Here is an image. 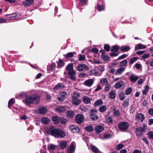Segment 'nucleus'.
<instances>
[{
    "instance_id": "obj_1",
    "label": "nucleus",
    "mask_w": 153,
    "mask_h": 153,
    "mask_svg": "<svg viewBox=\"0 0 153 153\" xmlns=\"http://www.w3.org/2000/svg\"><path fill=\"white\" fill-rule=\"evenodd\" d=\"M40 100V96L37 94H34L32 95L27 96L25 99L23 101L26 105H29L32 104H38Z\"/></svg>"
},
{
    "instance_id": "obj_2",
    "label": "nucleus",
    "mask_w": 153,
    "mask_h": 153,
    "mask_svg": "<svg viewBox=\"0 0 153 153\" xmlns=\"http://www.w3.org/2000/svg\"><path fill=\"white\" fill-rule=\"evenodd\" d=\"M48 133L56 138L63 137L66 135L65 133L62 130L56 129L53 126L51 127L48 131Z\"/></svg>"
},
{
    "instance_id": "obj_3",
    "label": "nucleus",
    "mask_w": 153,
    "mask_h": 153,
    "mask_svg": "<svg viewBox=\"0 0 153 153\" xmlns=\"http://www.w3.org/2000/svg\"><path fill=\"white\" fill-rule=\"evenodd\" d=\"M80 97V94L79 93H74L72 97L71 102L73 104L77 105L80 104L81 100L78 99Z\"/></svg>"
},
{
    "instance_id": "obj_4",
    "label": "nucleus",
    "mask_w": 153,
    "mask_h": 153,
    "mask_svg": "<svg viewBox=\"0 0 153 153\" xmlns=\"http://www.w3.org/2000/svg\"><path fill=\"white\" fill-rule=\"evenodd\" d=\"M97 111L93 110L90 111V118L93 120H97L98 119V116L97 114Z\"/></svg>"
},
{
    "instance_id": "obj_5",
    "label": "nucleus",
    "mask_w": 153,
    "mask_h": 153,
    "mask_svg": "<svg viewBox=\"0 0 153 153\" xmlns=\"http://www.w3.org/2000/svg\"><path fill=\"white\" fill-rule=\"evenodd\" d=\"M84 120L83 116L81 114H79L75 117V121L77 123H81Z\"/></svg>"
},
{
    "instance_id": "obj_6",
    "label": "nucleus",
    "mask_w": 153,
    "mask_h": 153,
    "mask_svg": "<svg viewBox=\"0 0 153 153\" xmlns=\"http://www.w3.org/2000/svg\"><path fill=\"white\" fill-rule=\"evenodd\" d=\"M67 96V94L65 91H62L59 93L58 100L60 101H63Z\"/></svg>"
},
{
    "instance_id": "obj_7",
    "label": "nucleus",
    "mask_w": 153,
    "mask_h": 153,
    "mask_svg": "<svg viewBox=\"0 0 153 153\" xmlns=\"http://www.w3.org/2000/svg\"><path fill=\"white\" fill-rule=\"evenodd\" d=\"M69 129L72 132L77 133L80 132V129L76 126L71 125L69 127Z\"/></svg>"
},
{
    "instance_id": "obj_8",
    "label": "nucleus",
    "mask_w": 153,
    "mask_h": 153,
    "mask_svg": "<svg viewBox=\"0 0 153 153\" xmlns=\"http://www.w3.org/2000/svg\"><path fill=\"white\" fill-rule=\"evenodd\" d=\"M76 69L78 71H81L85 69L87 70L88 68L85 64H80L77 66Z\"/></svg>"
},
{
    "instance_id": "obj_9",
    "label": "nucleus",
    "mask_w": 153,
    "mask_h": 153,
    "mask_svg": "<svg viewBox=\"0 0 153 153\" xmlns=\"http://www.w3.org/2000/svg\"><path fill=\"white\" fill-rule=\"evenodd\" d=\"M75 143L72 142L71 143L70 146L68 149V153H73L74 152L75 150Z\"/></svg>"
},
{
    "instance_id": "obj_10",
    "label": "nucleus",
    "mask_w": 153,
    "mask_h": 153,
    "mask_svg": "<svg viewBox=\"0 0 153 153\" xmlns=\"http://www.w3.org/2000/svg\"><path fill=\"white\" fill-rule=\"evenodd\" d=\"M136 118L138 121L140 122H142L145 119V117L143 114L139 113L137 114Z\"/></svg>"
},
{
    "instance_id": "obj_11",
    "label": "nucleus",
    "mask_w": 153,
    "mask_h": 153,
    "mask_svg": "<svg viewBox=\"0 0 153 153\" xmlns=\"http://www.w3.org/2000/svg\"><path fill=\"white\" fill-rule=\"evenodd\" d=\"M34 0H25L22 2V5L25 7L29 6L33 3Z\"/></svg>"
},
{
    "instance_id": "obj_12",
    "label": "nucleus",
    "mask_w": 153,
    "mask_h": 153,
    "mask_svg": "<svg viewBox=\"0 0 153 153\" xmlns=\"http://www.w3.org/2000/svg\"><path fill=\"white\" fill-rule=\"evenodd\" d=\"M104 129V127L100 125L97 126L94 128V129L97 134H98L102 131Z\"/></svg>"
},
{
    "instance_id": "obj_13",
    "label": "nucleus",
    "mask_w": 153,
    "mask_h": 153,
    "mask_svg": "<svg viewBox=\"0 0 153 153\" xmlns=\"http://www.w3.org/2000/svg\"><path fill=\"white\" fill-rule=\"evenodd\" d=\"M94 82V80L93 79H89L86 80L84 83V84L88 87H90L93 85Z\"/></svg>"
},
{
    "instance_id": "obj_14",
    "label": "nucleus",
    "mask_w": 153,
    "mask_h": 153,
    "mask_svg": "<svg viewBox=\"0 0 153 153\" xmlns=\"http://www.w3.org/2000/svg\"><path fill=\"white\" fill-rule=\"evenodd\" d=\"M139 77L135 75L132 74L130 76L129 79L130 81L133 82H135L138 79Z\"/></svg>"
},
{
    "instance_id": "obj_15",
    "label": "nucleus",
    "mask_w": 153,
    "mask_h": 153,
    "mask_svg": "<svg viewBox=\"0 0 153 153\" xmlns=\"http://www.w3.org/2000/svg\"><path fill=\"white\" fill-rule=\"evenodd\" d=\"M66 116L69 118H71L74 117L75 114L74 111H69L66 112Z\"/></svg>"
},
{
    "instance_id": "obj_16",
    "label": "nucleus",
    "mask_w": 153,
    "mask_h": 153,
    "mask_svg": "<svg viewBox=\"0 0 153 153\" xmlns=\"http://www.w3.org/2000/svg\"><path fill=\"white\" fill-rule=\"evenodd\" d=\"M56 110L59 112H62L65 111V108L64 107L60 106L56 108Z\"/></svg>"
},
{
    "instance_id": "obj_17",
    "label": "nucleus",
    "mask_w": 153,
    "mask_h": 153,
    "mask_svg": "<svg viewBox=\"0 0 153 153\" xmlns=\"http://www.w3.org/2000/svg\"><path fill=\"white\" fill-rule=\"evenodd\" d=\"M41 122L44 124H47L50 122L49 119L47 117H42L41 119Z\"/></svg>"
},
{
    "instance_id": "obj_18",
    "label": "nucleus",
    "mask_w": 153,
    "mask_h": 153,
    "mask_svg": "<svg viewBox=\"0 0 153 153\" xmlns=\"http://www.w3.org/2000/svg\"><path fill=\"white\" fill-rule=\"evenodd\" d=\"M67 142L65 141H62L60 142L59 146L62 149L65 148L67 146Z\"/></svg>"
},
{
    "instance_id": "obj_19",
    "label": "nucleus",
    "mask_w": 153,
    "mask_h": 153,
    "mask_svg": "<svg viewBox=\"0 0 153 153\" xmlns=\"http://www.w3.org/2000/svg\"><path fill=\"white\" fill-rule=\"evenodd\" d=\"M123 83L124 82L122 81H121L119 82H118L115 85V88L116 89L119 88L123 85Z\"/></svg>"
},
{
    "instance_id": "obj_20",
    "label": "nucleus",
    "mask_w": 153,
    "mask_h": 153,
    "mask_svg": "<svg viewBox=\"0 0 153 153\" xmlns=\"http://www.w3.org/2000/svg\"><path fill=\"white\" fill-rule=\"evenodd\" d=\"M146 48V46L145 45H143L141 44H139L137 45L136 47L135 48V50H139L140 49H143Z\"/></svg>"
},
{
    "instance_id": "obj_21",
    "label": "nucleus",
    "mask_w": 153,
    "mask_h": 153,
    "mask_svg": "<svg viewBox=\"0 0 153 153\" xmlns=\"http://www.w3.org/2000/svg\"><path fill=\"white\" fill-rule=\"evenodd\" d=\"M91 149L92 151L95 153H98L99 152V150L94 145H91L90 146Z\"/></svg>"
},
{
    "instance_id": "obj_22",
    "label": "nucleus",
    "mask_w": 153,
    "mask_h": 153,
    "mask_svg": "<svg viewBox=\"0 0 153 153\" xmlns=\"http://www.w3.org/2000/svg\"><path fill=\"white\" fill-rule=\"evenodd\" d=\"M40 113L42 114H45L47 111V109L44 107H41L39 108Z\"/></svg>"
},
{
    "instance_id": "obj_23",
    "label": "nucleus",
    "mask_w": 153,
    "mask_h": 153,
    "mask_svg": "<svg viewBox=\"0 0 153 153\" xmlns=\"http://www.w3.org/2000/svg\"><path fill=\"white\" fill-rule=\"evenodd\" d=\"M83 102L85 103L88 104L90 102L91 100L87 96H84L82 98Z\"/></svg>"
},
{
    "instance_id": "obj_24",
    "label": "nucleus",
    "mask_w": 153,
    "mask_h": 153,
    "mask_svg": "<svg viewBox=\"0 0 153 153\" xmlns=\"http://www.w3.org/2000/svg\"><path fill=\"white\" fill-rule=\"evenodd\" d=\"M65 87L64 85L62 83H59L56 85L54 88L55 90H58L59 89Z\"/></svg>"
},
{
    "instance_id": "obj_25",
    "label": "nucleus",
    "mask_w": 153,
    "mask_h": 153,
    "mask_svg": "<svg viewBox=\"0 0 153 153\" xmlns=\"http://www.w3.org/2000/svg\"><path fill=\"white\" fill-rule=\"evenodd\" d=\"M52 120L54 123L57 124L59 123V120L58 117L57 116H53L52 117Z\"/></svg>"
},
{
    "instance_id": "obj_26",
    "label": "nucleus",
    "mask_w": 153,
    "mask_h": 153,
    "mask_svg": "<svg viewBox=\"0 0 153 153\" xmlns=\"http://www.w3.org/2000/svg\"><path fill=\"white\" fill-rule=\"evenodd\" d=\"M66 70L69 71L73 69V66L72 63H70L67 65L65 68Z\"/></svg>"
},
{
    "instance_id": "obj_27",
    "label": "nucleus",
    "mask_w": 153,
    "mask_h": 153,
    "mask_svg": "<svg viewBox=\"0 0 153 153\" xmlns=\"http://www.w3.org/2000/svg\"><path fill=\"white\" fill-rule=\"evenodd\" d=\"M124 69L123 67H121L118 69L116 72V74L117 75H120L122 74L124 71Z\"/></svg>"
},
{
    "instance_id": "obj_28",
    "label": "nucleus",
    "mask_w": 153,
    "mask_h": 153,
    "mask_svg": "<svg viewBox=\"0 0 153 153\" xmlns=\"http://www.w3.org/2000/svg\"><path fill=\"white\" fill-rule=\"evenodd\" d=\"M57 146L56 145L50 144L48 145V149L49 150H53L55 149Z\"/></svg>"
},
{
    "instance_id": "obj_29",
    "label": "nucleus",
    "mask_w": 153,
    "mask_h": 153,
    "mask_svg": "<svg viewBox=\"0 0 153 153\" xmlns=\"http://www.w3.org/2000/svg\"><path fill=\"white\" fill-rule=\"evenodd\" d=\"M57 63L58 68H61L64 65V62L62 59L59 60Z\"/></svg>"
},
{
    "instance_id": "obj_30",
    "label": "nucleus",
    "mask_w": 153,
    "mask_h": 153,
    "mask_svg": "<svg viewBox=\"0 0 153 153\" xmlns=\"http://www.w3.org/2000/svg\"><path fill=\"white\" fill-rule=\"evenodd\" d=\"M17 16V15L16 14L13 13V14H8L5 15V17L6 16H10L8 18V19L9 20H12L14 19V17H16Z\"/></svg>"
},
{
    "instance_id": "obj_31",
    "label": "nucleus",
    "mask_w": 153,
    "mask_h": 153,
    "mask_svg": "<svg viewBox=\"0 0 153 153\" xmlns=\"http://www.w3.org/2000/svg\"><path fill=\"white\" fill-rule=\"evenodd\" d=\"M86 131L88 132H91L93 130V128L91 125H89L85 128Z\"/></svg>"
},
{
    "instance_id": "obj_32",
    "label": "nucleus",
    "mask_w": 153,
    "mask_h": 153,
    "mask_svg": "<svg viewBox=\"0 0 153 153\" xmlns=\"http://www.w3.org/2000/svg\"><path fill=\"white\" fill-rule=\"evenodd\" d=\"M100 84L104 85L105 84H107L108 83V81L106 78H103L100 80Z\"/></svg>"
},
{
    "instance_id": "obj_33",
    "label": "nucleus",
    "mask_w": 153,
    "mask_h": 153,
    "mask_svg": "<svg viewBox=\"0 0 153 153\" xmlns=\"http://www.w3.org/2000/svg\"><path fill=\"white\" fill-rule=\"evenodd\" d=\"M103 103L102 101L100 100H97L94 103V105L95 106H99L101 105Z\"/></svg>"
},
{
    "instance_id": "obj_34",
    "label": "nucleus",
    "mask_w": 153,
    "mask_h": 153,
    "mask_svg": "<svg viewBox=\"0 0 153 153\" xmlns=\"http://www.w3.org/2000/svg\"><path fill=\"white\" fill-rule=\"evenodd\" d=\"M138 59V57H133L131 58L129 61V64H132L134 62L136 61Z\"/></svg>"
},
{
    "instance_id": "obj_35",
    "label": "nucleus",
    "mask_w": 153,
    "mask_h": 153,
    "mask_svg": "<svg viewBox=\"0 0 153 153\" xmlns=\"http://www.w3.org/2000/svg\"><path fill=\"white\" fill-rule=\"evenodd\" d=\"M118 128L120 130H124V122H122L120 123L118 125Z\"/></svg>"
},
{
    "instance_id": "obj_36",
    "label": "nucleus",
    "mask_w": 153,
    "mask_h": 153,
    "mask_svg": "<svg viewBox=\"0 0 153 153\" xmlns=\"http://www.w3.org/2000/svg\"><path fill=\"white\" fill-rule=\"evenodd\" d=\"M132 89L131 87L127 88L126 90L125 94L128 95L130 94L132 92Z\"/></svg>"
},
{
    "instance_id": "obj_37",
    "label": "nucleus",
    "mask_w": 153,
    "mask_h": 153,
    "mask_svg": "<svg viewBox=\"0 0 153 153\" xmlns=\"http://www.w3.org/2000/svg\"><path fill=\"white\" fill-rule=\"evenodd\" d=\"M119 98L120 100H123L124 98V94L123 91H120L119 94Z\"/></svg>"
},
{
    "instance_id": "obj_38",
    "label": "nucleus",
    "mask_w": 153,
    "mask_h": 153,
    "mask_svg": "<svg viewBox=\"0 0 153 153\" xmlns=\"http://www.w3.org/2000/svg\"><path fill=\"white\" fill-rule=\"evenodd\" d=\"M110 97L112 99H114L115 96V92L114 91H111L109 94Z\"/></svg>"
},
{
    "instance_id": "obj_39",
    "label": "nucleus",
    "mask_w": 153,
    "mask_h": 153,
    "mask_svg": "<svg viewBox=\"0 0 153 153\" xmlns=\"http://www.w3.org/2000/svg\"><path fill=\"white\" fill-rule=\"evenodd\" d=\"M106 109V107L105 105H103L101 106L99 108V111L101 112H103Z\"/></svg>"
},
{
    "instance_id": "obj_40",
    "label": "nucleus",
    "mask_w": 153,
    "mask_h": 153,
    "mask_svg": "<svg viewBox=\"0 0 153 153\" xmlns=\"http://www.w3.org/2000/svg\"><path fill=\"white\" fill-rule=\"evenodd\" d=\"M146 127V126L145 124H143V127H141L140 130H141V131L143 132H146L147 130Z\"/></svg>"
},
{
    "instance_id": "obj_41",
    "label": "nucleus",
    "mask_w": 153,
    "mask_h": 153,
    "mask_svg": "<svg viewBox=\"0 0 153 153\" xmlns=\"http://www.w3.org/2000/svg\"><path fill=\"white\" fill-rule=\"evenodd\" d=\"M74 56V53L73 52H69L67 53L65 56V57L66 58H69L72 57Z\"/></svg>"
},
{
    "instance_id": "obj_42",
    "label": "nucleus",
    "mask_w": 153,
    "mask_h": 153,
    "mask_svg": "<svg viewBox=\"0 0 153 153\" xmlns=\"http://www.w3.org/2000/svg\"><path fill=\"white\" fill-rule=\"evenodd\" d=\"M98 73V71L96 69L92 70L91 71V75L97 76Z\"/></svg>"
},
{
    "instance_id": "obj_43",
    "label": "nucleus",
    "mask_w": 153,
    "mask_h": 153,
    "mask_svg": "<svg viewBox=\"0 0 153 153\" xmlns=\"http://www.w3.org/2000/svg\"><path fill=\"white\" fill-rule=\"evenodd\" d=\"M102 58L104 60H107L109 59V56L108 55H105L104 54H102L101 55Z\"/></svg>"
},
{
    "instance_id": "obj_44",
    "label": "nucleus",
    "mask_w": 153,
    "mask_h": 153,
    "mask_svg": "<svg viewBox=\"0 0 153 153\" xmlns=\"http://www.w3.org/2000/svg\"><path fill=\"white\" fill-rule=\"evenodd\" d=\"M97 7L98 10L100 11L104 10V7L103 6L99 4H97Z\"/></svg>"
},
{
    "instance_id": "obj_45",
    "label": "nucleus",
    "mask_w": 153,
    "mask_h": 153,
    "mask_svg": "<svg viewBox=\"0 0 153 153\" xmlns=\"http://www.w3.org/2000/svg\"><path fill=\"white\" fill-rule=\"evenodd\" d=\"M148 136L149 138L151 139H153V131H150L148 133Z\"/></svg>"
},
{
    "instance_id": "obj_46",
    "label": "nucleus",
    "mask_w": 153,
    "mask_h": 153,
    "mask_svg": "<svg viewBox=\"0 0 153 153\" xmlns=\"http://www.w3.org/2000/svg\"><path fill=\"white\" fill-rule=\"evenodd\" d=\"M15 102V100L13 99H10L8 102V107L9 108L10 107V105L13 103H14Z\"/></svg>"
},
{
    "instance_id": "obj_47",
    "label": "nucleus",
    "mask_w": 153,
    "mask_h": 153,
    "mask_svg": "<svg viewBox=\"0 0 153 153\" xmlns=\"http://www.w3.org/2000/svg\"><path fill=\"white\" fill-rule=\"evenodd\" d=\"M79 60L83 61L85 59V56L84 55H82L81 54H79Z\"/></svg>"
},
{
    "instance_id": "obj_48",
    "label": "nucleus",
    "mask_w": 153,
    "mask_h": 153,
    "mask_svg": "<svg viewBox=\"0 0 153 153\" xmlns=\"http://www.w3.org/2000/svg\"><path fill=\"white\" fill-rule=\"evenodd\" d=\"M124 147V145L123 144H120L117 145L116 149L117 150H119Z\"/></svg>"
},
{
    "instance_id": "obj_49",
    "label": "nucleus",
    "mask_w": 153,
    "mask_h": 153,
    "mask_svg": "<svg viewBox=\"0 0 153 153\" xmlns=\"http://www.w3.org/2000/svg\"><path fill=\"white\" fill-rule=\"evenodd\" d=\"M76 73L75 71L73 69L68 71V73L69 76L75 75Z\"/></svg>"
},
{
    "instance_id": "obj_50",
    "label": "nucleus",
    "mask_w": 153,
    "mask_h": 153,
    "mask_svg": "<svg viewBox=\"0 0 153 153\" xmlns=\"http://www.w3.org/2000/svg\"><path fill=\"white\" fill-rule=\"evenodd\" d=\"M107 122L109 123H111L112 122L113 120L112 118L110 117H108L106 119Z\"/></svg>"
},
{
    "instance_id": "obj_51",
    "label": "nucleus",
    "mask_w": 153,
    "mask_h": 153,
    "mask_svg": "<svg viewBox=\"0 0 153 153\" xmlns=\"http://www.w3.org/2000/svg\"><path fill=\"white\" fill-rule=\"evenodd\" d=\"M111 137V134L107 133H105L104 134L103 137L105 139H108Z\"/></svg>"
},
{
    "instance_id": "obj_52",
    "label": "nucleus",
    "mask_w": 153,
    "mask_h": 153,
    "mask_svg": "<svg viewBox=\"0 0 153 153\" xmlns=\"http://www.w3.org/2000/svg\"><path fill=\"white\" fill-rule=\"evenodd\" d=\"M119 49V48L117 46H113L111 49V51L115 52L117 51Z\"/></svg>"
},
{
    "instance_id": "obj_53",
    "label": "nucleus",
    "mask_w": 153,
    "mask_h": 153,
    "mask_svg": "<svg viewBox=\"0 0 153 153\" xmlns=\"http://www.w3.org/2000/svg\"><path fill=\"white\" fill-rule=\"evenodd\" d=\"M104 48L106 51H108L110 50V47L109 45L108 44H106L104 46Z\"/></svg>"
},
{
    "instance_id": "obj_54",
    "label": "nucleus",
    "mask_w": 153,
    "mask_h": 153,
    "mask_svg": "<svg viewBox=\"0 0 153 153\" xmlns=\"http://www.w3.org/2000/svg\"><path fill=\"white\" fill-rule=\"evenodd\" d=\"M150 56V54L149 53L147 54H145L143 55L141 57L142 58L145 59L149 57Z\"/></svg>"
},
{
    "instance_id": "obj_55",
    "label": "nucleus",
    "mask_w": 153,
    "mask_h": 153,
    "mask_svg": "<svg viewBox=\"0 0 153 153\" xmlns=\"http://www.w3.org/2000/svg\"><path fill=\"white\" fill-rule=\"evenodd\" d=\"M120 114V112L119 110H115L113 112V114L115 116H118Z\"/></svg>"
},
{
    "instance_id": "obj_56",
    "label": "nucleus",
    "mask_w": 153,
    "mask_h": 153,
    "mask_svg": "<svg viewBox=\"0 0 153 153\" xmlns=\"http://www.w3.org/2000/svg\"><path fill=\"white\" fill-rule=\"evenodd\" d=\"M111 87V85L110 84H107L105 88V90L106 91H108L109 90Z\"/></svg>"
},
{
    "instance_id": "obj_57",
    "label": "nucleus",
    "mask_w": 153,
    "mask_h": 153,
    "mask_svg": "<svg viewBox=\"0 0 153 153\" xmlns=\"http://www.w3.org/2000/svg\"><path fill=\"white\" fill-rule=\"evenodd\" d=\"M141 126H138L136 128L135 130V133L136 134L138 133L141 131V130H140Z\"/></svg>"
},
{
    "instance_id": "obj_58",
    "label": "nucleus",
    "mask_w": 153,
    "mask_h": 153,
    "mask_svg": "<svg viewBox=\"0 0 153 153\" xmlns=\"http://www.w3.org/2000/svg\"><path fill=\"white\" fill-rule=\"evenodd\" d=\"M80 108L81 110L84 111H87L88 109V108L84 106H81L80 107Z\"/></svg>"
},
{
    "instance_id": "obj_59",
    "label": "nucleus",
    "mask_w": 153,
    "mask_h": 153,
    "mask_svg": "<svg viewBox=\"0 0 153 153\" xmlns=\"http://www.w3.org/2000/svg\"><path fill=\"white\" fill-rule=\"evenodd\" d=\"M145 51H140L137 52L136 53L138 55H140L143 54Z\"/></svg>"
},
{
    "instance_id": "obj_60",
    "label": "nucleus",
    "mask_w": 153,
    "mask_h": 153,
    "mask_svg": "<svg viewBox=\"0 0 153 153\" xmlns=\"http://www.w3.org/2000/svg\"><path fill=\"white\" fill-rule=\"evenodd\" d=\"M148 124L149 125H151L153 124V119L151 118L148 120Z\"/></svg>"
},
{
    "instance_id": "obj_61",
    "label": "nucleus",
    "mask_w": 153,
    "mask_h": 153,
    "mask_svg": "<svg viewBox=\"0 0 153 153\" xmlns=\"http://www.w3.org/2000/svg\"><path fill=\"white\" fill-rule=\"evenodd\" d=\"M148 113L150 115H153V108H150L148 110Z\"/></svg>"
},
{
    "instance_id": "obj_62",
    "label": "nucleus",
    "mask_w": 153,
    "mask_h": 153,
    "mask_svg": "<svg viewBox=\"0 0 153 153\" xmlns=\"http://www.w3.org/2000/svg\"><path fill=\"white\" fill-rule=\"evenodd\" d=\"M129 102V98H127L125 100V106H127L128 105Z\"/></svg>"
},
{
    "instance_id": "obj_63",
    "label": "nucleus",
    "mask_w": 153,
    "mask_h": 153,
    "mask_svg": "<svg viewBox=\"0 0 153 153\" xmlns=\"http://www.w3.org/2000/svg\"><path fill=\"white\" fill-rule=\"evenodd\" d=\"M92 52L94 53H97L98 52V50L96 48H93L91 50Z\"/></svg>"
},
{
    "instance_id": "obj_64",
    "label": "nucleus",
    "mask_w": 153,
    "mask_h": 153,
    "mask_svg": "<svg viewBox=\"0 0 153 153\" xmlns=\"http://www.w3.org/2000/svg\"><path fill=\"white\" fill-rule=\"evenodd\" d=\"M55 64L54 63H52L50 65V69L53 70L54 69V66Z\"/></svg>"
}]
</instances>
